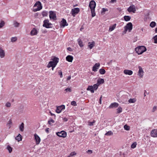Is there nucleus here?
Returning a JSON list of instances; mask_svg holds the SVG:
<instances>
[{"label":"nucleus","mask_w":157,"mask_h":157,"mask_svg":"<svg viewBox=\"0 0 157 157\" xmlns=\"http://www.w3.org/2000/svg\"><path fill=\"white\" fill-rule=\"evenodd\" d=\"M157 109V107L156 106H154L152 110V112H154Z\"/></svg>","instance_id":"obj_51"},{"label":"nucleus","mask_w":157,"mask_h":157,"mask_svg":"<svg viewBox=\"0 0 157 157\" xmlns=\"http://www.w3.org/2000/svg\"><path fill=\"white\" fill-rule=\"evenodd\" d=\"M73 59V57L71 55H68L66 57V60L70 62H72Z\"/></svg>","instance_id":"obj_21"},{"label":"nucleus","mask_w":157,"mask_h":157,"mask_svg":"<svg viewBox=\"0 0 157 157\" xmlns=\"http://www.w3.org/2000/svg\"><path fill=\"white\" fill-rule=\"evenodd\" d=\"M49 13V17L51 19H53L54 20H56V14L54 12L52 11H50Z\"/></svg>","instance_id":"obj_11"},{"label":"nucleus","mask_w":157,"mask_h":157,"mask_svg":"<svg viewBox=\"0 0 157 157\" xmlns=\"http://www.w3.org/2000/svg\"><path fill=\"white\" fill-rule=\"evenodd\" d=\"M56 66H52L51 67H52V71H53L54 70V68L56 67Z\"/></svg>","instance_id":"obj_61"},{"label":"nucleus","mask_w":157,"mask_h":157,"mask_svg":"<svg viewBox=\"0 0 157 157\" xmlns=\"http://www.w3.org/2000/svg\"><path fill=\"white\" fill-rule=\"evenodd\" d=\"M104 82V80L103 79L101 78L98 79L97 83L99 85L100 84L103 83Z\"/></svg>","instance_id":"obj_27"},{"label":"nucleus","mask_w":157,"mask_h":157,"mask_svg":"<svg viewBox=\"0 0 157 157\" xmlns=\"http://www.w3.org/2000/svg\"><path fill=\"white\" fill-rule=\"evenodd\" d=\"M63 120L64 121H67V119L66 117H64V118H63Z\"/></svg>","instance_id":"obj_57"},{"label":"nucleus","mask_w":157,"mask_h":157,"mask_svg":"<svg viewBox=\"0 0 157 157\" xmlns=\"http://www.w3.org/2000/svg\"><path fill=\"white\" fill-rule=\"evenodd\" d=\"M151 136L153 137H157V129H154L151 132Z\"/></svg>","instance_id":"obj_14"},{"label":"nucleus","mask_w":157,"mask_h":157,"mask_svg":"<svg viewBox=\"0 0 157 157\" xmlns=\"http://www.w3.org/2000/svg\"><path fill=\"white\" fill-rule=\"evenodd\" d=\"M71 104L74 106H76V102L75 101H72L71 103Z\"/></svg>","instance_id":"obj_50"},{"label":"nucleus","mask_w":157,"mask_h":157,"mask_svg":"<svg viewBox=\"0 0 157 157\" xmlns=\"http://www.w3.org/2000/svg\"><path fill=\"white\" fill-rule=\"evenodd\" d=\"M71 91V89L70 88H67L66 89L64 90L65 94L68 92H70Z\"/></svg>","instance_id":"obj_35"},{"label":"nucleus","mask_w":157,"mask_h":157,"mask_svg":"<svg viewBox=\"0 0 157 157\" xmlns=\"http://www.w3.org/2000/svg\"><path fill=\"white\" fill-rule=\"evenodd\" d=\"M144 96H146L145 94H144Z\"/></svg>","instance_id":"obj_64"},{"label":"nucleus","mask_w":157,"mask_h":157,"mask_svg":"<svg viewBox=\"0 0 157 157\" xmlns=\"http://www.w3.org/2000/svg\"><path fill=\"white\" fill-rule=\"evenodd\" d=\"M13 25L15 28L19 27L20 25V23L16 21H14L13 22Z\"/></svg>","instance_id":"obj_24"},{"label":"nucleus","mask_w":157,"mask_h":157,"mask_svg":"<svg viewBox=\"0 0 157 157\" xmlns=\"http://www.w3.org/2000/svg\"><path fill=\"white\" fill-rule=\"evenodd\" d=\"M130 127L127 125V124H125L124 126V129L126 130H129L130 129Z\"/></svg>","instance_id":"obj_44"},{"label":"nucleus","mask_w":157,"mask_h":157,"mask_svg":"<svg viewBox=\"0 0 157 157\" xmlns=\"http://www.w3.org/2000/svg\"><path fill=\"white\" fill-rule=\"evenodd\" d=\"M124 29H126L129 32H130L132 29V25L131 22H129L124 27Z\"/></svg>","instance_id":"obj_6"},{"label":"nucleus","mask_w":157,"mask_h":157,"mask_svg":"<svg viewBox=\"0 0 157 157\" xmlns=\"http://www.w3.org/2000/svg\"><path fill=\"white\" fill-rule=\"evenodd\" d=\"M34 7H37V8L33 9V11L35 12L41 10L42 8L41 3L40 1H37L35 4Z\"/></svg>","instance_id":"obj_4"},{"label":"nucleus","mask_w":157,"mask_h":157,"mask_svg":"<svg viewBox=\"0 0 157 157\" xmlns=\"http://www.w3.org/2000/svg\"><path fill=\"white\" fill-rule=\"evenodd\" d=\"M95 42L94 41L90 42H89L88 43V46L90 49H91L94 46Z\"/></svg>","instance_id":"obj_23"},{"label":"nucleus","mask_w":157,"mask_h":157,"mask_svg":"<svg viewBox=\"0 0 157 157\" xmlns=\"http://www.w3.org/2000/svg\"><path fill=\"white\" fill-rule=\"evenodd\" d=\"M59 75H60V78H62L63 77V74L62 71L60 70L58 72Z\"/></svg>","instance_id":"obj_49"},{"label":"nucleus","mask_w":157,"mask_h":157,"mask_svg":"<svg viewBox=\"0 0 157 157\" xmlns=\"http://www.w3.org/2000/svg\"><path fill=\"white\" fill-rule=\"evenodd\" d=\"M117 24H115L113 25H111L109 26V31L111 32L113 30L116 28Z\"/></svg>","instance_id":"obj_22"},{"label":"nucleus","mask_w":157,"mask_h":157,"mask_svg":"<svg viewBox=\"0 0 157 157\" xmlns=\"http://www.w3.org/2000/svg\"><path fill=\"white\" fill-rule=\"evenodd\" d=\"M95 122V121L94 120L93 122H91L90 121H88V125L89 126H93V125L94 124Z\"/></svg>","instance_id":"obj_46"},{"label":"nucleus","mask_w":157,"mask_h":157,"mask_svg":"<svg viewBox=\"0 0 157 157\" xmlns=\"http://www.w3.org/2000/svg\"><path fill=\"white\" fill-rule=\"evenodd\" d=\"M5 105L7 107H10L11 106V104L10 102H7L6 103Z\"/></svg>","instance_id":"obj_48"},{"label":"nucleus","mask_w":157,"mask_h":157,"mask_svg":"<svg viewBox=\"0 0 157 157\" xmlns=\"http://www.w3.org/2000/svg\"><path fill=\"white\" fill-rule=\"evenodd\" d=\"M137 145V143L136 142H133L131 146V147L132 148H134L136 147V146Z\"/></svg>","instance_id":"obj_41"},{"label":"nucleus","mask_w":157,"mask_h":157,"mask_svg":"<svg viewBox=\"0 0 157 157\" xmlns=\"http://www.w3.org/2000/svg\"><path fill=\"white\" fill-rule=\"evenodd\" d=\"M17 37L16 36L14 37H12L11 38L10 40L11 42L14 43L17 41Z\"/></svg>","instance_id":"obj_29"},{"label":"nucleus","mask_w":157,"mask_h":157,"mask_svg":"<svg viewBox=\"0 0 157 157\" xmlns=\"http://www.w3.org/2000/svg\"><path fill=\"white\" fill-rule=\"evenodd\" d=\"M136 100L135 98L130 99L128 100V102L130 103H134Z\"/></svg>","instance_id":"obj_39"},{"label":"nucleus","mask_w":157,"mask_h":157,"mask_svg":"<svg viewBox=\"0 0 157 157\" xmlns=\"http://www.w3.org/2000/svg\"><path fill=\"white\" fill-rule=\"evenodd\" d=\"M117 113H119L122 112V108L121 107H119L117 109Z\"/></svg>","instance_id":"obj_42"},{"label":"nucleus","mask_w":157,"mask_h":157,"mask_svg":"<svg viewBox=\"0 0 157 157\" xmlns=\"http://www.w3.org/2000/svg\"><path fill=\"white\" fill-rule=\"evenodd\" d=\"M108 10L107 9H105V8H103L102 10V11L101 12V13L102 14H104L105 13V12L106 11H108Z\"/></svg>","instance_id":"obj_47"},{"label":"nucleus","mask_w":157,"mask_h":157,"mask_svg":"<svg viewBox=\"0 0 157 157\" xmlns=\"http://www.w3.org/2000/svg\"><path fill=\"white\" fill-rule=\"evenodd\" d=\"M50 113H51V115L52 116H53V115H55V114H53L52 113H51L50 112Z\"/></svg>","instance_id":"obj_63"},{"label":"nucleus","mask_w":157,"mask_h":157,"mask_svg":"<svg viewBox=\"0 0 157 157\" xmlns=\"http://www.w3.org/2000/svg\"><path fill=\"white\" fill-rule=\"evenodd\" d=\"M102 96L101 95L100 99H99V103L100 104H101V99H102Z\"/></svg>","instance_id":"obj_54"},{"label":"nucleus","mask_w":157,"mask_h":157,"mask_svg":"<svg viewBox=\"0 0 157 157\" xmlns=\"http://www.w3.org/2000/svg\"><path fill=\"white\" fill-rule=\"evenodd\" d=\"M52 61L49 62L47 67L50 68L52 66H56L59 61V59L54 57L53 59H51Z\"/></svg>","instance_id":"obj_1"},{"label":"nucleus","mask_w":157,"mask_h":157,"mask_svg":"<svg viewBox=\"0 0 157 157\" xmlns=\"http://www.w3.org/2000/svg\"><path fill=\"white\" fill-rule=\"evenodd\" d=\"M146 50V48L144 46H140L136 47L135 49V51L138 55L142 54Z\"/></svg>","instance_id":"obj_3"},{"label":"nucleus","mask_w":157,"mask_h":157,"mask_svg":"<svg viewBox=\"0 0 157 157\" xmlns=\"http://www.w3.org/2000/svg\"><path fill=\"white\" fill-rule=\"evenodd\" d=\"M113 134V133L111 131H110L107 132L105 134L106 136H111Z\"/></svg>","instance_id":"obj_38"},{"label":"nucleus","mask_w":157,"mask_h":157,"mask_svg":"<svg viewBox=\"0 0 157 157\" xmlns=\"http://www.w3.org/2000/svg\"><path fill=\"white\" fill-rule=\"evenodd\" d=\"M35 139V140L36 143V144H39L40 141V139L39 136L36 134H35L34 135Z\"/></svg>","instance_id":"obj_17"},{"label":"nucleus","mask_w":157,"mask_h":157,"mask_svg":"<svg viewBox=\"0 0 157 157\" xmlns=\"http://www.w3.org/2000/svg\"><path fill=\"white\" fill-rule=\"evenodd\" d=\"M54 121L51 118L48 120V123L50 125H52V124L54 123Z\"/></svg>","instance_id":"obj_34"},{"label":"nucleus","mask_w":157,"mask_h":157,"mask_svg":"<svg viewBox=\"0 0 157 157\" xmlns=\"http://www.w3.org/2000/svg\"><path fill=\"white\" fill-rule=\"evenodd\" d=\"M154 38L155 40L154 43H157V35L154 36Z\"/></svg>","instance_id":"obj_52"},{"label":"nucleus","mask_w":157,"mask_h":157,"mask_svg":"<svg viewBox=\"0 0 157 157\" xmlns=\"http://www.w3.org/2000/svg\"><path fill=\"white\" fill-rule=\"evenodd\" d=\"M5 25V22L3 20H1L0 22V29L2 28Z\"/></svg>","instance_id":"obj_31"},{"label":"nucleus","mask_w":157,"mask_h":157,"mask_svg":"<svg viewBox=\"0 0 157 157\" xmlns=\"http://www.w3.org/2000/svg\"><path fill=\"white\" fill-rule=\"evenodd\" d=\"M127 10L130 13L132 12L135 13L136 11L135 6L133 5H131L128 9Z\"/></svg>","instance_id":"obj_13"},{"label":"nucleus","mask_w":157,"mask_h":157,"mask_svg":"<svg viewBox=\"0 0 157 157\" xmlns=\"http://www.w3.org/2000/svg\"><path fill=\"white\" fill-rule=\"evenodd\" d=\"M5 52L3 48L1 46H0V58H4L5 56Z\"/></svg>","instance_id":"obj_10"},{"label":"nucleus","mask_w":157,"mask_h":157,"mask_svg":"<svg viewBox=\"0 0 157 157\" xmlns=\"http://www.w3.org/2000/svg\"><path fill=\"white\" fill-rule=\"evenodd\" d=\"M124 73L126 75H131L133 74V71L130 70L125 69L124 71Z\"/></svg>","instance_id":"obj_19"},{"label":"nucleus","mask_w":157,"mask_h":157,"mask_svg":"<svg viewBox=\"0 0 157 157\" xmlns=\"http://www.w3.org/2000/svg\"><path fill=\"white\" fill-rule=\"evenodd\" d=\"M80 10L78 8H76L73 9L71 10V13L73 17H75V15L78 13L79 12Z\"/></svg>","instance_id":"obj_12"},{"label":"nucleus","mask_w":157,"mask_h":157,"mask_svg":"<svg viewBox=\"0 0 157 157\" xmlns=\"http://www.w3.org/2000/svg\"><path fill=\"white\" fill-rule=\"evenodd\" d=\"M6 148L8 151L10 153H11L12 151V148L10 145H7Z\"/></svg>","instance_id":"obj_33"},{"label":"nucleus","mask_w":157,"mask_h":157,"mask_svg":"<svg viewBox=\"0 0 157 157\" xmlns=\"http://www.w3.org/2000/svg\"><path fill=\"white\" fill-rule=\"evenodd\" d=\"M116 0H111V2L113 3L116 1Z\"/></svg>","instance_id":"obj_59"},{"label":"nucleus","mask_w":157,"mask_h":157,"mask_svg":"<svg viewBox=\"0 0 157 157\" xmlns=\"http://www.w3.org/2000/svg\"><path fill=\"white\" fill-rule=\"evenodd\" d=\"M87 90L90 91L92 93H94V90L93 89V86H89L87 89Z\"/></svg>","instance_id":"obj_26"},{"label":"nucleus","mask_w":157,"mask_h":157,"mask_svg":"<svg viewBox=\"0 0 157 157\" xmlns=\"http://www.w3.org/2000/svg\"><path fill=\"white\" fill-rule=\"evenodd\" d=\"M52 24L50 23H49L48 20H45L44 21V24L43 26L47 28H49L51 27Z\"/></svg>","instance_id":"obj_7"},{"label":"nucleus","mask_w":157,"mask_h":157,"mask_svg":"<svg viewBox=\"0 0 157 157\" xmlns=\"http://www.w3.org/2000/svg\"><path fill=\"white\" fill-rule=\"evenodd\" d=\"M87 153L89 154H91L92 153V151L90 150H88L87 151Z\"/></svg>","instance_id":"obj_53"},{"label":"nucleus","mask_w":157,"mask_h":157,"mask_svg":"<svg viewBox=\"0 0 157 157\" xmlns=\"http://www.w3.org/2000/svg\"><path fill=\"white\" fill-rule=\"evenodd\" d=\"M156 23L154 21L151 22L150 25V26L152 28L154 27Z\"/></svg>","instance_id":"obj_40"},{"label":"nucleus","mask_w":157,"mask_h":157,"mask_svg":"<svg viewBox=\"0 0 157 157\" xmlns=\"http://www.w3.org/2000/svg\"><path fill=\"white\" fill-rule=\"evenodd\" d=\"M19 128L21 131H23L24 129V124L23 123H22L19 126Z\"/></svg>","instance_id":"obj_30"},{"label":"nucleus","mask_w":157,"mask_h":157,"mask_svg":"<svg viewBox=\"0 0 157 157\" xmlns=\"http://www.w3.org/2000/svg\"><path fill=\"white\" fill-rule=\"evenodd\" d=\"M100 73L101 75H103L105 74V70L103 69H101L99 70Z\"/></svg>","instance_id":"obj_36"},{"label":"nucleus","mask_w":157,"mask_h":157,"mask_svg":"<svg viewBox=\"0 0 157 157\" xmlns=\"http://www.w3.org/2000/svg\"><path fill=\"white\" fill-rule=\"evenodd\" d=\"M100 64L99 63H96L93 66L92 68L93 71L96 72L97 71V69H98L100 67Z\"/></svg>","instance_id":"obj_18"},{"label":"nucleus","mask_w":157,"mask_h":157,"mask_svg":"<svg viewBox=\"0 0 157 157\" xmlns=\"http://www.w3.org/2000/svg\"><path fill=\"white\" fill-rule=\"evenodd\" d=\"M71 78V76H69L67 78V80H70Z\"/></svg>","instance_id":"obj_58"},{"label":"nucleus","mask_w":157,"mask_h":157,"mask_svg":"<svg viewBox=\"0 0 157 157\" xmlns=\"http://www.w3.org/2000/svg\"><path fill=\"white\" fill-rule=\"evenodd\" d=\"M99 86V85L97 83L94 84L93 86L94 90H96L97 89Z\"/></svg>","instance_id":"obj_37"},{"label":"nucleus","mask_w":157,"mask_h":157,"mask_svg":"<svg viewBox=\"0 0 157 157\" xmlns=\"http://www.w3.org/2000/svg\"><path fill=\"white\" fill-rule=\"evenodd\" d=\"M76 153L75 151L71 152L68 157H72V156L75 155Z\"/></svg>","instance_id":"obj_43"},{"label":"nucleus","mask_w":157,"mask_h":157,"mask_svg":"<svg viewBox=\"0 0 157 157\" xmlns=\"http://www.w3.org/2000/svg\"><path fill=\"white\" fill-rule=\"evenodd\" d=\"M124 20L126 21H129L131 19V17L128 16H125L124 17Z\"/></svg>","instance_id":"obj_32"},{"label":"nucleus","mask_w":157,"mask_h":157,"mask_svg":"<svg viewBox=\"0 0 157 157\" xmlns=\"http://www.w3.org/2000/svg\"><path fill=\"white\" fill-rule=\"evenodd\" d=\"M12 124V122L11 120H10L7 124V125L9 127V128H10L11 127V125Z\"/></svg>","instance_id":"obj_45"},{"label":"nucleus","mask_w":157,"mask_h":157,"mask_svg":"<svg viewBox=\"0 0 157 157\" xmlns=\"http://www.w3.org/2000/svg\"><path fill=\"white\" fill-rule=\"evenodd\" d=\"M15 139L18 141H21L22 140V136L20 134H19L15 138Z\"/></svg>","instance_id":"obj_25"},{"label":"nucleus","mask_w":157,"mask_h":157,"mask_svg":"<svg viewBox=\"0 0 157 157\" xmlns=\"http://www.w3.org/2000/svg\"><path fill=\"white\" fill-rule=\"evenodd\" d=\"M139 70L138 73V75L139 78H142L143 77L144 74V71L142 68L140 66L138 67Z\"/></svg>","instance_id":"obj_5"},{"label":"nucleus","mask_w":157,"mask_h":157,"mask_svg":"<svg viewBox=\"0 0 157 157\" xmlns=\"http://www.w3.org/2000/svg\"><path fill=\"white\" fill-rule=\"evenodd\" d=\"M155 31L156 33H157V28L155 29Z\"/></svg>","instance_id":"obj_62"},{"label":"nucleus","mask_w":157,"mask_h":157,"mask_svg":"<svg viewBox=\"0 0 157 157\" xmlns=\"http://www.w3.org/2000/svg\"><path fill=\"white\" fill-rule=\"evenodd\" d=\"M124 29V31H123V33L124 34H126V33L127 31H128V30L126 29Z\"/></svg>","instance_id":"obj_56"},{"label":"nucleus","mask_w":157,"mask_h":157,"mask_svg":"<svg viewBox=\"0 0 157 157\" xmlns=\"http://www.w3.org/2000/svg\"><path fill=\"white\" fill-rule=\"evenodd\" d=\"M68 24L67 23L66 20L64 19H63L60 23V27L63 28L66 26H67Z\"/></svg>","instance_id":"obj_16"},{"label":"nucleus","mask_w":157,"mask_h":157,"mask_svg":"<svg viewBox=\"0 0 157 157\" xmlns=\"http://www.w3.org/2000/svg\"><path fill=\"white\" fill-rule=\"evenodd\" d=\"M96 6V4L94 1L92 0L90 2L89 6L91 9L92 16L93 17H94L96 15L95 13Z\"/></svg>","instance_id":"obj_2"},{"label":"nucleus","mask_w":157,"mask_h":157,"mask_svg":"<svg viewBox=\"0 0 157 157\" xmlns=\"http://www.w3.org/2000/svg\"><path fill=\"white\" fill-rule=\"evenodd\" d=\"M79 46L81 47H82L83 46V42L82 41V40L81 39H79L77 40Z\"/></svg>","instance_id":"obj_28"},{"label":"nucleus","mask_w":157,"mask_h":157,"mask_svg":"<svg viewBox=\"0 0 157 157\" xmlns=\"http://www.w3.org/2000/svg\"><path fill=\"white\" fill-rule=\"evenodd\" d=\"M48 128H47L45 129V131L46 132H48Z\"/></svg>","instance_id":"obj_60"},{"label":"nucleus","mask_w":157,"mask_h":157,"mask_svg":"<svg viewBox=\"0 0 157 157\" xmlns=\"http://www.w3.org/2000/svg\"><path fill=\"white\" fill-rule=\"evenodd\" d=\"M67 50L69 51H72L73 50L72 48L70 47L68 48H67Z\"/></svg>","instance_id":"obj_55"},{"label":"nucleus","mask_w":157,"mask_h":157,"mask_svg":"<svg viewBox=\"0 0 157 157\" xmlns=\"http://www.w3.org/2000/svg\"><path fill=\"white\" fill-rule=\"evenodd\" d=\"M38 32V31L35 28H33L30 32V35L32 36L36 35Z\"/></svg>","instance_id":"obj_15"},{"label":"nucleus","mask_w":157,"mask_h":157,"mask_svg":"<svg viewBox=\"0 0 157 157\" xmlns=\"http://www.w3.org/2000/svg\"><path fill=\"white\" fill-rule=\"evenodd\" d=\"M119 105V104L118 103L116 102H114L111 103L109 107V109L113 108V107H117Z\"/></svg>","instance_id":"obj_20"},{"label":"nucleus","mask_w":157,"mask_h":157,"mask_svg":"<svg viewBox=\"0 0 157 157\" xmlns=\"http://www.w3.org/2000/svg\"><path fill=\"white\" fill-rule=\"evenodd\" d=\"M65 109V105H62L57 107L56 111L57 113H59L61 112L62 110H63Z\"/></svg>","instance_id":"obj_8"},{"label":"nucleus","mask_w":157,"mask_h":157,"mask_svg":"<svg viewBox=\"0 0 157 157\" xmlns=\"http://www.w3.org/2000/svg\"><path fill=\"white\" fill-rule=\"evenodd\" d=\"M56 134L59 136L63 138L66 137L67 135V133L63 131L60 132H57L56 133Z\"/></svg>","instance_id":"obj_9"}]
</instances>
